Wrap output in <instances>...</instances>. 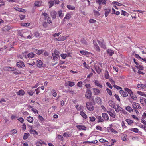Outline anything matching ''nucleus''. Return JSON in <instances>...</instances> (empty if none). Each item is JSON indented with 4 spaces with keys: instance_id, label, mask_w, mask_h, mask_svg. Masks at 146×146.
Here are the masks:
<instances>
[{
    "instance_id": "obj_1",
    "label": "nucleus",
    "mask_w": 146,
    "mask_h": 146,
    "mask_svg": "<svg viewBox=\"0 0 146 146\" xmlns=\"http://www.w3.org/2000/svg\"><path fill=\"white\" fill-rule=\"evenodd\" d=\"M37 66L39 68L43 67V68H44L46 66V65L44 64H43L42 61L40 60H37Z\"/></svg>"
},
{
    "instance_id": "obj_2",
    "label": "nucleus",
    "mask_w": 146,
    "mask_h": 146,
    "mask_svg": "<svg viewBox=\"0 0 146 146\" xmlns=\"http://www.w3.org/2000/svg\"><path fill=\"white\" fill-rule=\"evenodd\" d=\"M91 95L92 92L89 89H87L85 94L86 98L87 99H90L91 98Z\"/></svg>"
},
{
    "instance_id": "obj_3",
    "label": "nucleus",
    "mask_w": 146,
    "mask_h": 146,
    "mask_svg": "<svg viewBox=\"0 0 146 146\" xmlns=\"http://www.w3.org/2000/svg\"><path fill=\"white\" fill-rule=\"evenodd\" d=\"M132 105L133 108L134 110H135L136 108L139 109L141 108L140 105L138 103L134 102L133 103Z\"/></svg>"
},
{
    "instance_id": "obj_4",
    "label": "nucleus",
    "mask_w": 146,
    "mask_h": 146,
    "mask_svg": "<svg viewBox=\"0 0 146 146\" xmlns=\"http://www.w3.org/2000/svg\"><path fill=\"white\" fill-rule=\"evenodd\" d=\"M16 65L18 67L20 68H22L23 67H25L24 63L22 61H20L19 62H17Z\"/></svg>"
},
{
    "instance_id": "obj_5",
    "label": "nucleus",
    "mask_w": 146,
    "mask_h": 146,
    "mask_svg": "<svg viewBox=\"0 0 146 146\" xmlns=\"http://www.w3.org/2000/svg\"><path fill=\"white\" fill-rule=\"evenodd\" d=\"M107 0H96V2L97 3L99 4V5H101L102 4H106V2Z\"/></svg>"
},
{
    "instance_id": "obj_6",
    "label": "nucleus",
    "mask_w": 146,
    "mask_h": 146,
    "mask_svg": "<svg viewBox=\"0 0 146 146\" xmlns=\"http://www.w3.org/2000/svg\"><path fill=\"white\" fill-rule=\"evenodd\" d=\"M33 51L35 53H36L38 55L41 54L42 52L44 50H38L37 49L34 48L33 49Z\"/></svg>"
},
{
    "instance_id": "obj_7",
    "label": "nucleus",
    "mask_w": 146,
    "mask_h": 146,
    "mask_svg": "<svg viewBox=\"0 0 146 146\" xmlns=\"http://www.w3.org/2000/svg\"><path fill=\"white\" fill-rule=\"evenodd\" d=\"M119 93L123 97H126L128 96L127 93L125 91L120 90L119 91Z\"/></svg>"
},
{
    "instance_id": "obj_8",
    "label": "nucleus",
    "mask_w": 146,
    "mask_h": 146,
    "mask_svg": "<svg viewBox=\"0 0 146 146\" xmlns=\"http://www.w3.org/2000/svg\"><path fill=\"white\" fill-rule=\"evenodd\" d=\"M50 14L53 19H54L56 18L57 13L55 11H52L50 13Z\"/></svg>"
},
{
    "instance_id": "obj_9",
    "label": "nucleus",
    "mask_w": 146,
    "mask_h": 146,
    "mask_svg": "<svg viewBox=\"0 0 146 146\" xmlns=\"http://www.w3.org/2000/svg\"><path fill=\"white\" fill-rule=\"evenodd\" d=\"M102 116L106 121H108L109 120V116L106 113H103L102 114Z\"/></svg>"
},
{
    "instance_id": "obj_10",
    "label": "nucleus",
    "mask_w": 146,
    "mask_h": 146,
    "mask_svg": "<svg viewBox=\"0 0 146 146\" xmlns=\"http://www.w3.org/2000/svg\"><path fill=\"white\" fill-rule=\"evenodd\" d=\"M107 53L110 56H112L113 54H114V52L111 49H108L107 51Z\"/></svg>"
},
{
    "instance_id": "obj_11",
    "label": "nucleus",
    "mask_w": 146,
    "mask_h": 146,
    "mask_svg": "<svg viewBox=\"0 0 146 146\" xmlns=\"http://www.w3.org/2000/svg\"><path fill=\"white\" fill-rule=\"evenodd\" d=\"M77 128L80 130H86V127L84 125H77L76 126Z\"/></svg>"
},
{
    "instance_id": "obj_12",
    "label": "nucleus",
    "mask_w": 146,
    "mask_h": 146,
    "mask_svg": "<svg viewBox=\"0 0 146 146\" xmlns=\"http://www.w3.org/2000/svg\"><path fill=\"white\" fill-rule=\"evenodd\" d=\"M105 15L106 17H107L109 13L110 12L111 9H105Z\"/></svg>"
},
{
    "instance_id": "obj_13",
    "label": "nucleus",
    "mask_w": 146,
    "mask_h": 146,
    "mask_svg": "<svg viewBox=\"0 0 146 146\" xmlns=\"http://www.w3.org/2000/svg\"><path fill=\"white\" fill-rule=\"evenodd\" d=\"M80 53L82 55H90L91 53L86 51H80Z\"/></svg>"
},
{
    "instance_id": "obj_14",
    "label": "nucleus",
    "mask_w": 146,
    "mask_h": 146,
    "mask_svg": "<svg viewBox=\"0 0 146 146\" xmlns=\"http://www.w3.org/2000/svg\"><path fill=\"white\" fill-rule=\"evenodd\" d=\"M17 94L19 95H23L25 93L24 91L22 89L20 90L17 93Z\"/></svg>"
},
{
    "instance_id": "obj_15",
    "label": "nucleus",
    "mask_w": 146,
    "mask_h": 146,
    "mask_svg": "<svg viewBox=\"0 0 146 146\" xmlns=\"http://www.w3.org/2000/svg\"><path fill=\"white\" fill-rule=\"evenodd\" d=\"M109 103L110 106L113 108H114L115 107V103L114 101L112 100H110L109 102Z\"/></svg>"
},
{
    "instance_id": "obj_16",
    "label": "nucleus",
    "mask_w": 146,
    "mask_h": 146,
    "mask_svg": "<svg viewBox=\"0 0 146 146\" xmlns=\"http://www.w3.org/2000/svg\"><path fill=\"white\" fill-rule=\"evenodd\" d=\"M93 90L94 92V94L98 95L99 94L100 92V91L98 89L96 88H93Z\"/></svg>"
},
{
    "instance_id": "obj_17",
    "label": "nucleus",
    "mask_w": 146,
    "mask_h": 146,
    "mask_svg": "<svg viewBox=\"0 0 146 146\" xmlns=\"http://www.w3.org/2000/svg\"><path fill=\"white\" fill-rule=\"evenodd\" d=\"M98 43L101 47L104 48H106V46L104 43L101 42L99 40H98Z\"/></svg>"
},
{
    "instance_id": "obj_18",
    "label": "nucleus",
    "mask_w": 146,
    "mask_h": 146,
    "mask_svg": "<svg viewBox=\"0 0 146 146\" xmlns=\"http://www.w3.org/2000/svg\"><path fill=\"white\" fill-rule=\"evenodd\" d=\"M7 70L8 71H13L16 70V68L14 67H6Z\"/></svg>"
},
{
    "instance_id": "obj_19",
    "label": "nucleus",
    "mask_w": 146,
    "mask_h": 146,
    "mask_svg": "<svg viewBox=\"0 0 146 146\" xmlns=\"http://www.w3.org/2000/svg\"><path fill=\"white\" fill-rule=\"evenodd\" d=\"M27 121L30 123H32L33 121V119L31 116H29L27 119Z\"/></svg>"
},
{
    "instance_id": "obj_20",
    "label": "nucleus",
    "mask_w": 146,
    "mask_h": 146,
    "mask_svg": "<svg viewBox=\"0 0 146 146\" xmlns=\"http://www.w3.org/2000/svg\"><path fill=\"white\" fill-rule=\"evenodd\" d=\"M11 29V27L9 26H7L4 27L3 30L5 31H8Z\"/></svg>"
},
{
    "instance_id": "obj_21",
    "label": "nucleus",
    "mask_w": 146,
    "mask_h": 146,
    "mask_svg": "<svg viewBox=\"0 0 146 146\" xmlns=\"http://www.w3.org/2000/svg\"><path fill=\"white\" fill-rule=\"evenodd\" d=\"M96 118L99 119L98 122H103L104 121V120L100 116H98L96 117Z\"/></svg>"
},
{
    "instance_id": "obj_22",
    "label": "nucleus",
    "mask_w": 146,
    "mask_h": 146,
    "mask_svg": "<svg viewBox=\"0 0 146 146\" xmlns=\"http://www.w3.org/2000/svg\"><path fill=\"white\" fill-rule=\"evenodd\" d=\"M80 42L83 45H87V43L84 38L81 39Z\"/></svg>"
},
{
    "instance_id": "obj_23",
    "label": "nucleus",
    "mask_w": 146,
    "mask_h": 146,
    "mask_svg": "<svg viewBox=\"0 0 146 146\" xmlns=\"http://www.w3.org/2000/svg\"><path fill=\"white\" fill-rule=\"evenodd\" d=\"M94 83L97 86L99 87H100L102 88V85L100 84L99 82L98 81V80H95V81Z\"/></svg>"
},
{
    "instance_id": "obj_24",
    "label": "nucleus",
    "mask_w": 146,
    "mask_h": 146,
    "mask_svg": "<svg viewBox=\"0 0 146 146\" xmlns=\"http://www.w3.org/2000/svg\"><path fill=\"white\" fill-rule=\"evenodd\" d=\"M35 54L33 53H29L28 54V56L29 58H32L35 56Z\"/></svg>"
},
{
    "instance_id": "obj_25",
    "label": "nucleus",
    "mask_w": 146,
    "mask_h": 146,
    "mask_svg": "<svg viewBox=\"0 0 146 146\" xmlns=\"http://www.w3.org/2000/svg\"><path fill=\"white\" fill-rule=\"evenodd\" d=\"M95 68L98 73L100 74L101 72V70L99 66H95Z\"/></svg>"
},
{
    "instance_id": "obj_26",
    "label": "nucleus",
    "mask_w": 146,
    "mask_h": 146,
    "mask_svg": "<svg viewBox=\"0 0 146 146\" xmlns=\"http://www.w3.org/2000/svg\"><path fill=\"white\" fill-rule=\"evenodd\" d=\"M30 135L29 133H25L24 135L23 139L24 140H25Z\"/></svg>"
},
{
    "instance_id": "obj_27",
    "label": "nucleus",
    "mask_w": 146,
    "mask_h": 146,
    "mask_svg": "<svg viewBox=\"0 0 146 146\" xmlns=\"http://www.w3.org/2000/svg\"><path fill=\"white\" fill-rule=\"evenodd\" d=\"M80 114L83 118L85 119L87 117V115L83 111H81Z\"/></svg>"
},
{
    "instance_id": "obj_28",
    "label": "nucleus",
    "mask_w": 146,
    "mask_h": 146,
    "mask_svg": "<svg viewBox=\"0 0 146 146\" xmlns=\"http://www.w3.org/2000/svg\"><path fill=\"white\" fill-rule=\"evenodd\" d=\"M29 132L31 134H38V133L35 130L33 129H30L29 130Z\"/></svg>"
},
{
    "instance_id": "obj_29",
    "label": "nucleus",
    "mask_w": 146,
    "mask_h": 146,
    "mask_svg": "<svg viewBox=\"0 0 146 146\" xmlns=\"http://www.w3.org/2000/svg\"><path fill=\"white\" fill-rule=\"evenodd\" d=\"M67 7L69 9H71L72 10H75V7L73 6H72L70 5H68L67 6Z\"/></svg>"
},
{
    "instance_id": "obj_30",
    "label": "nucleus",
    "mask_w": 146,
    "mask_h": 146,
    "mask_svg": "<svg viewBox=\"0 0 146 146\" xmlns=\"http://www.w3.org/2000/svg\"><path fill=\"white\" fill-rule=\"evenodd\" d=\"M124 90L125 91L127 92H128L129 94H130L131 93H132V91L131 90L127 88H124Z\"/></svg>"
},
{
    "instance_id": "obj_31",
    "label": "nucleus",
    "mask_w": 146,
    "mask_h": 146,
    "mask_svg": "<svg viewBox=\"0 0 146 146\" xmlns=\"http://www.w3.org/2000/svg\"><path fill=\"white\" fill-rule=\"evenodd\" d=\"M125 110L129 112L133 111V109L129 106H128L126 107V108Z\"/></svg>"
},
{
    "instance_id": "obj_32",
    "label": "nucleus",
    "mask_w": 146,
    "mask_h": 146,
    "mask_svg": "<svg viewBox=\"0 0 146 146\" xmlns=\"http://www.w3.org/2000/svg\"><path fill=\"white\" fill-rule=\"evenodd\" d=\"M135 66L138 69L140 70H143L144 68V67L141 65H139L138 66Z\"/></svg>"
},
{
    "instance_id": "obj_33",
    "label": "nucleus",
    "mask_w": 146,
    "mask_h": 146,
    "mask_svg": "<svg viewBox=\"0 0 146 146\" xmlns=\"http://www.w3.org/2000/svg\"><path fill=\"white\" fill-rule=\"evenodd\" d=\"M137 92L139 94L146 97V94H145L144 93L139 91H137Z\"/></svg>"
},
{
    "instance_id": "obj_34",
    "label": "nucleus",
    "mask_w": 146,
    "mask_h": 146,
    "mask_svg": "<svg viewBox=\"0 0 146 146\" xmlns=\"http://www.w3.org/2000/svg\"><path fill=\"white\" fill-rule=\"evenodd\" d=\"M107 112L109 113L110 116L114 118H115V115L111 112L108 111Z\"/></svg>"
},
{
    "instance_id": "obj_35",
    "label": "nucleus",
    "mask_w": 146,
    "mask_h": 146,
    "mask_svg": "<svg viewBox=\"0 0 146 146\" xmlns=\"http://www.w3.org/2000/svg\"><path fill=\"white\" fill-rule=\"evenodd\" d=\"M108 128L112 132L114 133H118L117 131L115 130L113 128H111V127H110L108 128Z\"/></svg>"
},
{
    "instance_id": "obj_36",
    "label": "nucleus",
    "mask_w": 146,
    "mask_h": 146,
    "mask_svg": "<svg viewBox=\"0 0 146 146\" xmlns=\"http://www.w3.org/2000/svg\"><path fill=\"white\" fill-rule=\"evenodd\" d=\"M105 72L106 74L105 75V77L106 78V79H108L110 77L109 73L107 70H106L105 71Z\"/></svg>"
},
{
    "instance_id": "obj_37",
    "label": "nucleus",
    "mask_w": 146,
    "mask_h": 146,
    "mask_svg": "<svg viewBox=\"0 0 146 146\" xmlns=\"http://www.w3.org/2000/svg\"><path fill=\"white\" fill-rule=\"evenodd\" d=\"M125 121L129 125H131V124L133 123V121L132 120H130L129 119H127Z\"/></svg>"
},
{
    "instance_id": "obj_38",
    "label": "nucleus",
    "mask_w": 146,
    "mask_h": 146,
    "mask_svg": "<svg viewBox=\"0 0 146 146\" xmlns=\"http://www.w3.org/2000/svg\"><path fill=\"white\" fill-rule=\"evenodd\" d=\"M70 17H71V15H70V14L68 13L66 14L65 17L64 18V20L65 19H69L70 18Z\"/></svg>"
},
{
    "instance_id": "obj_39",
    "label": "nucleus",
    "mask_w": 146,
    "mask_h": 146,
    "mask_svg": "<svg viewBox=\"0 0 146 146\" xmlns=\"http://www.w3.org/2000/svg\"><path fill=\"white\" fill-rule=\"evenodd\" d=\"M93 12L94 13V15L97 16H98L100 15V14L99 12L97 11L96 10H94L93 11Z\"/></svg>"
},
{
    "instance_id": "obj_40",
    "label": "nucleus",
    "mask_w": 146,
    "mask_h": 146,
    "mask_svg": "<svg viewBox=\"0 0 146 146\" xmlns=\"http://www.w3.org/2000/svg\"><path fill=\"white\" fill-rule=\"evenodd\" d=\"M106 91L107 93L110 95H112V93L111 92V91L108 88H107L106 89Z\"/></svg>"
},
{
    "instance_id": "obj_41",
    "label": "nucleus",
    "mask_w": 146,
    "mask_h": 146,
    "mask_svg": "<svg viewBox=\"0 0 146 146\" xmlns=\"http://www.w3.org/2000/svg\"><path fill=\"white\" fill-rule=\"evenodd\" d=\"M35 6L37 7H39L40 5V3L38 1H37L35 3Z\"/></svg>"
},
{
    "instance_id": "obj_42",
    "label": "nucleus",
    "mask_w": 146,
    "mask_h": 146,
    "mask_svg": "<svg viewBox=\"0 0 146 146\" xmlns=\"http://www.w3.org/2000/svg\"><path fill=\"white\" fill-rule=\"evenodd\" d=\"M49 3L50 4V5L49 6L50 8L52 7L54 4V2L53 1H50L49 2Z\"/></svg>"
},
{
    "instance_id": "obj_43",
    "label": "nucleus",
    "mask_w": 146,
    "mask_h": 146,
    "mask_svg": "<svg viewBox=\"0 0 146 146\" xmlns=\"http://www.w3.org/2000/svg\"><path fill=\"white\" fill-rule=\"evenodd\" d=\"M18 9L16 10L18 11L22 12H25L26 11L25 9L22 8H17Z\"/></svg>"
},
{
    "instance_id": "obj_44",
    "label": "nucleus",
    "mask_w": 146,
    "mask_h": 146,
    "mask_svg": "<svg viewBox=\"0 0 146 146\" xmlns=\"http://www.w3.org/2000/svg\"><path fill=\"white\" fill-rule=\"evenodd\" d=\"M84 66H85V68H87L88 69H89L90 68V66L88 65L87 64L86 62H84L83 63Z\"/></svg>"
},
{
    "instance_id": "obj_45",
    "label": "nucleus",
    "mask_w": 146,
    "mask_h": 146,
    "mask_svg": "<svg viewBox=\"0 0 146 146\" xmlns=\"http://www.w3.org/2000/svg\"><path fill=\"white\" fill-rule=\"evenodd\" d=\"M87 109L89 110L90 111H93L94 110V107L93 106H90V108L87 107Z\"/></svg>"
},
{
    "instance_id": "obj_46",
    "label": "nucleus",
    "mask_w": 146,
    "mask_h": 146,
    "mask_svg": "<svg viewBox=\"0 0 146 146\" xmlns=\"http://www.w3.org/2000/svg\"><path fill=\"white\" fill-rule=\"evenodd\" d=\"M112 4H115V5H117L119 6H121L122 5V4H121L120 3H118V2H116V1H114V2H113L112 3Z\"/></svg>"
},
{
    "instance_id": "obj_47",
    "label": "nucleus",
    "mask_w": 146,
    "mask_h": 146,
    "mask_svg": "<svg viewBox=\"0 0 146 146\" xmlns=\"http://www.w3.org/2000/svg\"><path fill=\"white\" fill-rule=\"evenodd\" d=\"M68 85L70 87H72L74 85V83L72 82L68 81Z\"/></svg>"
},
{
    "instance_id": "obj_48",
    "label": "nucleus",
    "mask_w": 146,
    "mask_h": 146,
    "mask_svg": "<svg viewBox=\"0 0 146 146\" xmlns=\"http://www.w3.org/2000/svg\"><path fill=\"white\" fill-rule=\"evenodd\" d=\"M96 128L97 130H100L101 131H102V128L100 126H96Z\"/></svg>"
},
{
    "instance_id": "obj_49",
    "label": "nucleus",
    "mask_w": 146,
    "mask_h": 146,
    "mask_svg": "<svg viewBox=\"0 0 146 146\" xmlns=\"http://www.w3.org/2000/svg\"><path fill=\"white\" fill-rule=\"evenodd\" d=\"M90 121L92 122H94L95 121V118L94 117H91L90 118Z\"/></svg>"
},
{
    "instance_id": "obj_50",
    "label": "nucleus",
    "mask_w": 146,
    "mask_h": 146,
    "mask_svg": "<svg viewBox=\"0 0 146 146\" xmlns=\"http://www.w3.org/2000/svg\"><path fill=\"white\" fill-rule=\"evenodd\" d=\"M113 86L115 88H116L118 90L122 89V88L121 87L115 84Z\"/></svg>"
},
{
    "instance_id": "obj_51",
    "label": "nucleus",
    "mask_w": 146,
    "mask_h": 146,
    "mask_svg": "<svg viewBox=\"0 0 146 146\" xmlns=\"http://www.w3.org/2000/svg\"><path fill=\"white\" fill-rule=\"evenodd\" d=\"M67 56V54H61V56L63 59H64Z\"/></svg>"
},
{
    "instance_id": "obj_52",
    "label": "nucleus",
    "mask_w": 146,
    "mask_h": 146,
    "mask_svg": "<svg viewBox=\"0 0 146 146\" xmlns=\"http://www.w3.org/2000/svg\"><path fill=\"white\" fill-rule=\"evenodd\" d=\"M57 138L59 140H63V138L62 136L60 135H58V136L57 137Z\"/></svg>"
},
{
    "instance_id": "obj_53",
    "label": "nucleus",
    "mask_w": 146,
    "mask_h": 146,
    "mask_svg": "<svg viewBox=\"0 0 146 146\" xmlns=\"http://www.w3.org/2000/svg\"><path fill=\"white\" fill-rule=\"evenodd\" d=\"M99 141L101 143H103V142H107L108 143V142L106 140L104 139H101L99 140Z\"/></svg>"
},
{
    "instance_id": "obj_54",
    "label": "nucleus",
    "mask_w": 146,
    "mask_h": 146,
    "mask_svg": "<svg viewBox=\"0 0 146 146\" xmlns=\"http://www.w3.org/2000/svg\"><path fill=\"white\" fill-rule=\"evenodd\" d=\"M106 85L107 86H108L110 88L112 89V86H111V84L108 82H107L106 83Z\"/></svg>"
},
{
    "instance_id": "obj_55",
    "label": "nucleus",
    "mask_w": 146,
    "mask_h": 146,
    "mask_svg": "<svg viewBox=\"0 0 146 146\" xmlns=\"http://www.w3.org/2000/svg\"><path fill=\"white\" fill-rule=\"evenodd\" d=\"M42 25L45 28L47 27L48 26L47 23L46 22H44L43 23Z\"/></svg>"
},
{
    "instance_id": "obj_56",
    "label": "nucleus",
    "mask_w": 146,
    "mask_h": 146,
    "mask_svg": "<svg viewBox=\"0 0 146 146\" xmlns=\"http://www.w3.org/2000/svg\"><path fill=\"white\" fill-rule=\"evenodd\" d=\"M137 87L138 88H143V87H144V85L139 84H138V85H137Z\"/></svg>"
},
{
    "instance_id": "obj_57",
    "label": "nucleus",
    "mask_w": 146,
    "mask_h": 146,
    "mask_svg": "<svg viewBox=\"0 0 146 146\" xmlns=\"http://www.w3.org/2000/svg\"><path fill=\"white\" fill-rule=\"evenodd\" d=\"M20 19L22 20L24 19L25 17V15H20Z\"/></svg>"
},
{
    "instance_id": "obj_58",
    "label": "nucleus",
    "mask_w": 146,
    "mask_h": 146,
    "mask_svg": "<svg viewBox=\"0 0 146 146\" xmlns=\"http://www.w3.org/2000/svg\"><path fill=\"white\" fill-rule=\"evenodd\" d=\"M34 35L36 37H38L40 36L39 34L37 32H35L34 33Z\"/></svg>"
},
{
    "instance_id": "obj_59",
    "label": "nucleus",
    "mask_w": 146,
    "mask_h": 146,
    "mask_svg": "<svg viewBox=\"0 0 146 146\" xmlns=\"http://www.w3.org/2000/svg\"><path fill=\"white\" fill-rule=\"evenodd\" d=\"M62 11L61 10H60L58 11V15L59 17H62Z\"/></svg>"
},
{
    "instance_id": "obj_60",
    "label": "nucleus",
    "mask_w": 146,
    "mask_h": 146,
    "mask_svg": "<svg viewBox=\"0 0 146 146\" xmlns=\"http://www.w3.org/2000/svg\"><path fill=\"white\" fill-rule=\"evenodd\" d=\"M54 52L55 54L57 56L59 57V52L57 51L56 50L54 51Z\"/></svg>"
},
{
    "instance_id": "obj_61",
    "label": "nucleus",
    "mask_w": 146,
    "mask_h": 146,
    "mask_svg": "<svg viewBox=\"0 0 146 146\" xmlns=\"http://www.w3.org/2000/svg\"><path fill=\"white\" fill-rule=\"evenodd\" d=\"M60 33H55L54 34L53 36L54 37L56 36H58L60 34Z\"/></svg>"
},
{
    "instance_id": "obj_62",
    "label": "nucleus",
    "mask_w": 146,
    "mask_h": 146,
    "mask_svg": "<svg viewBox=\"0 0 146 146\" xmlns=\"http://www.w3.org/2000/svg\"><path fill=\"white\" fill-rule=\"evenodd\" d=\"M114 96L115 97L117 100L119 101H120V100L119 97V96L117 95V94H115V95H114Z\"/></svg>"
},
{
    "instance_id": "obj_63",
    "label": "nucleus",
    "mask_w": 146,
    "mask_h": 146,
    "mask_svg": "<svg viewBox=\"0 0 146 146\" xmlns=\"http://www.w3.org/2000/svg\"><path fill=\"white\" fill-rule=\"evenodd\" d=\"M121 12H121V15H123L124 16H125L126 15V14L127 13L126 12H125V11L123 10L121 11Z\"/></svg>"
},
{
    "instance_id": "obj_64",
    "label": "nucleus",
    "mask_w": 146,
    "mask_h": 146,
    "mask_svg": "<svg viewBox=\"0 0 146 146\" xmlns=\"http://www.w3.org/2000/svg\"><path fill=\"white\" fill-rule=\"evenodd\" d=\"M19 121H20L21 123H23V122L24 119L23 118H20L18 119Z\"/></svg>"
}]
</instances>
